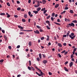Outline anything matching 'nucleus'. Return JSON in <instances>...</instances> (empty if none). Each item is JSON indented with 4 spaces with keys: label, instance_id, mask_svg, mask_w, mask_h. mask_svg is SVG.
<instances>
[{
    "label": "nucleus",
    "instance_id": "nucleus-55",
    "mask_svg": "<svg viewBox=\"0 0 77 77\" xmlns=\"http://www.w3.org/2000/svg\"><path fill=\"white\" fill-rule=\"evenodd\" d=\"M40 31L41 32H43V30H42V29H40Z\"/></svg>",
    "mask_w": 77,
    "mask_h": 77
},
{
    "label": "nucleus",
    "instance_id": "nucleus-18",
    "mask_svg": "<svg viewBox=\"0 0 77 77\" xmlns=\"http://www.w3.org/2000/svg\"><path fill=\"white\" fill-rule=\"evenodd\" d=\"M36 74H37V75H38V76H41V74H39V73H38V72H35Z\"/></svg>",
    "mask_w": 77,
    "mask_h": 77
},
{
    "label": "nucleus",
    "instance_id": "nucleus-53",
    "mask_svg": "<svg viewBox=\"0 0 77 77\" xmlns=\"http://www.w3.org/2000/svg\"><path fill=\"white\" fill-rule=\"evenodd\" d=\"M50 18V15H49L48 17H47V19H49V18Z\"/></svg>",
    "mask_w": 77,
    "mask_h": 77
},
{
    "label": "nucleus",
    "instance_id": "nucleus-17",
    "mask_svg": "<svg viewBox=\"0 0 77 77\" xmlns=\"http://www.w3.org/2000/svg\"><path fill=\"white\" fill-rule=\"evenodd\" d=\"M39 56L40 59H42V55H41V54H39Z\"/></svg>",
    "mask_w": 77,
    "mask_h": 77
},
{
    "label": "nucleus",
    "instance_id": "nucleus-16",
    "mask_svg": "<svg viewBox=\"0 0 77 77\" xmlns=\"http://www.w3.org/2000/svg\"><path fill=\"white\" fill-rule=\"evenodd\" d=\"M72 22L73 23H77V20H72Z\"/></svg>",
    "mask_w": 77,
    "mask_h": 77
},
{
    "label": "nucleus",
    "instance_id": "nucleus-32",
    "mask_svg": "<svg viewBox=\"0 0 77 77\" xmlns=\"http://www.w3.org/2000/svg\"><path fill=\"white\" fill-rule=\"evenodd\" d=\"M45 8H42L41 10V11H45Z\"/></svg>",
    "mask_w": 77,
    "mask_h": 77
},
{
    "label": "nucleus",
    "instance_id": "nucleus-31",
    "mask_svg": "<svg viewBox=\"0 0 77 77\" xmlns=\"http://www.w3.org/2000/svg\"><path fill=\"white\" fill-rule=\"evenodd\" d=\"M36 27H37V28H38V29H41V27L39 26H37Z\"/></svg>",
    "mask_w": 77,
    "mask_h": 77
},
{
    "label": "nucleus",
    "instance_id": "nucleus-59",
    "mask_svg": "<svg viewBox=\"0 0 77 77\" xmlns=\"http://www.w3.org/2000/svg\"><path fill=\"white\" fill-rule=\"evenodd\" d=\"M68 63V61L66 62L65 63V65H66V64H67Z\"/></svg>",
    "mask_w": 77,
    "mask_h": 77
},
{
    "label": "nucleus",
    "instance_id": "nucleus-25",
    "mask_svg": "<svg viewBox=\"0 0 77 77\" xmlns=\"http://www.w3.org/2000/svg\"><path fill=\"white\" fill-rule=\"evenodd\" d=\"M29 66H31V61L29 60Z\"/></svg>",
    "mask_w": 77,
    "mask_h": 77
},
{
    "label": "nucleus",
    "instance_id": "nucleus-43",
    "mask_svg": "<svg viewBox=\"0 0 77 77\" xmlns=\"http://www.w3.org/2000/svg\"><path fill=\"white\" fill-rule=\"evenodd\" d=\"M36 59L37 61H39V60H40V59H39V58H36Z\"/></svg>",
    "mask_w": 77,
    "mask_h": 77
},
{
    "label": "nucleus",
    "instance_id": "nucleus-20",
    "mask_svg": "<svg viewBox=\"0 0 77 77\" xmlns=\"http://www.w3.org/2000/svg\"><path fill=\"white\" fill-rule=\"evenodd\" d=\"M70 12L71 14H73V13H74L73 10H71L70 11Z\"/></svg>",
    "mask_w": 77,
    "mask_h": 77
},
{
    "label": "nucleus",
    "instance_id": "nucleus-33",
    "mask_svg": "<svg viewBox=\"0 0 77 77\" xmlns=\"http://www.w3.org/2000/svg\"><path fill=\"white\" fill-rule=\"evenodd\" d=\"M54 24H57V25H60V24L59 23H57L56 22H54Z\"/></svg>",
    "mask_w": 77,
    "mask_h": 77
},
{
    "label": "nucleus",
    "instance_id": "nucleus-26",
    "mask_svg": "<svg viewBox=\"0 0 77 77\" xmlns=\"http://www.w3.org/2000/svg\"><path fill=\"white\" fill-rule=\"evenodd\" d=\"M7 5L8 6H11V5H10V4H9V3L8 2L7 4Z\"/></svg>",
    "mask_w": 77,
    "mask_h": 77
},
{
    "label": "nucleus",
    "instance_id": "nucleus-60",
    "mask_svg": "<svg viewBox=\"0 0 77 77\" xmlns=\"http://www.w3.org/2000/svg\"><path fill=\"white\" fill-rule=\"evenodd\" d=\"M37 69H38V71H40V72H41V71H42V70H40V69H39V68H37Z\"/></svg>",
    "mask_w": 77,
    "mask_h": 77
},
{
    "label": "nucleus",
    "instance_id": "nucleus-52",
    "mask_svg": "<svg viewBox=\"0 0 77 77\" xmlns=\"http://www.w3.org/2000/svg\"><path fill=\"white\" fill-rule=\"evenodd\" d=\"M48 24L49 26H51V24H50V22H49L48 23Z\"/></svg>",
    "mask_w": 77,
    "mask_h": 77
},
{
    "label": "nucleus",
    "instance_id": "nucleus-45",
    "mask_svg": "<svg viewBox=\"0 0 77 77\" xmlns=\"http://www.w3.org/2000/svg\"><path fill=\"white\" fill-rule=\"evenodd\" d=\"M2 33H5V30L2 29Z\"/></svg>",
    "mask_w": 77,
    "mask_h": 77
},
{
    "label": "nucleus",
    "instance_id": "nucleus-15",
    "mask_svg": "<svg viewBox=\"0 0 77 77\" xmlns=\"http://www.w3.org/2000/svg\"><path fill=\"white\" fill-rule=\"evenodd\" d=\"M29 45L30 46V47L32 45V42H29Z\"/></svg>",
    "mask_w": 77,
    "mask_h": 77
},
{
    "label": "nucleus",
    "instance_id": "nucleus-4",
    "mask_svg": "<svg viewBox=\"0 0 77 77\" xmlns=\"http://www.w3.org/2000/svg\"><path fill=\"white\" fill-rule=\"evenodd\" d=\"M43 62L44 64H46V63H47L48 62V61L45 60L43 61Z\"/></svg>",
    "mask_w": 77,
    "mask_h": 77
},
{
    "label": "nucleus",
    "instance_id": "nucleus-34",
    "mask_svg": "<svg viewBox=\"0 0 77 77\" xmlns=\"http://www.w3.org/2000/svg\"><path fill=\"white\" fill-rule=\"evenodd\" d=\"M65 21L67 22L68 21V19H67V18H65Z\"/></svg>",
    "mask_w": 77,
    "mask_h": 77
},
{
    "label": "nucleus",
    "instance_id": "nucleus-30",
    "mask_svg": "<svg viewBox=\"0 0 77 77\" xmlns=\"http://www.w3.org/2000/svg\"><path fill=\"white\" fill-rule=\"evenodd\" d=\"M22 21L23 22H26V20L24 19H22Z\"/></svg>",
    "mask_w": 77,
    "mask_h": 77
},
{
    "label": "nucleus",
    "instance_id": "nucleus-44",
    "mask_svg": "<svg viewBox=\"0 0 77 77\" xmlns=\"http://www.w3.org/2000/svg\"><path fill=\"white\" fill-rule=\"evenodd\" d=\"M47 10H45L44 11L43 14H45V13H46V12H47Z\"/></svg>",
    "mask_w": 77,
    "mask_h": 77
},
{
    "label": "nucleus",
    "instance_id": "nucleus-1",
    "mask_svg": "<svg viewBox=\"0 0 77 77\" xmlns=\"http://www.w3.org/2000/svg\"><path fill=\"white\" fill-rule=\"evenodd\" d=\"M74 33H71V35H69V36L71 39H74L75 37V35L74 36Z\"/></svg>",
    "mask_w": 77,
    "mask_h": 77
},
{
    "label": "nucleus",
    "instance_id": "nucleus-35",
    "mask_svg": "<svg viewBox=\"0 0 77 77\" xmlns=\"http://www.w3.org/2000/svg\"><path fill=\"white\" fill-rule=\"evenodd\" d=\"M4 62V60H0V62L2 63Z\"/></svg>",
    "mask_w": 77,
    "mask_h": 77
},
{
    "label": "nucleus",
    "instance_id": "nucleus-29",
    "mask_svg": "<svg viewBox=\"0 0 77 77\" xmlns=\"http://www.w3.org/2000/svg\"><path fill=\"white\" fill-rule=\"evenodd\" d=\"M23 31H24V32H30V31H32V30H23Z\"/></svg>",
    "mask_w": 77,
    "mask_h": 77
},
{
    "label": "nucleus",
    "instance_id": "nucleus-49",
    "mask_svg": "<svg viewBox=\"0 0 77 77\" xmlns=\"http://www.w3.org/2000/svg\"><path fill=\"white\" fill-rule=\"evenodd\" d=\"M20 47V45H19L17 46V48H19Z\"/></svg>",
    "mask_w": 77,
    "mask_h": 77
},
{
    "label": "nucleus",
    "instance_id": "nucleus-13",
    "mask_svg": "<svg viewBox=\"0 0 77 77\" xmlns=\"http://www.w3.org/2000/svg\"><path fill=\"white\" fill-rule=\"evenodd\" d=\"M24 17L25 18H27V14H25L24 15Z\"/></svg>",
    "mask_w": 77,
    "mask_h": 77
},
{
    "label": "nucleus",
    "instance_id": "nucleus-21",
    "mask_svg": "<svg viewBox=\"0 0 77 77\" xmlns=\"http://www.w3.org/2000/svg\"><path fill=\"white\" fill-rule=\"evenodd\" d=\"M55 15V13H53L52 14V16L53 17H54Z\"/></svg>",
    "mask_w": 77,
    "mask_h": 77
},
{
    "label": "nucleus",
    "instance_id": "nucleus-7",
    "mask_svg": "<svg viewBox=\"0 0 77 77\" xmlns=\"http://www.w3.org/2000/svg\"><path fill=\"white\" fill-rule=\"evenodd\" d=\"M72 65H73V63L72 62H71L69 63V66L70 67H71Z\"/></svg>",
    "mask_w": 77,
    "mask_h": 77
},
{
    "label": "nucleus",
    "instance_id": "nucleus-61",
    "mask_svg": "<svg viewBox=\"0 0 77 77\" xmlns=\"http://www.w3.org/2000/svg\"><path fill=\"white\" fill-rule=\"evenodd\" d=\"M67 53H68V51H66V52H65V53L64 54H65V55H66V54H67Z\"/></svg>",
    "mask_w": 77,
    "mask_h": 77
},
{
    "label": "nucleus",
    "instance_id": "nucleus-36",
    "mask_svg": "<svg viewBox=\"0 0 77 77\" xmlns=\"http://www.w3.org/2000/svg\"><path fill=\"white\" fill-rule=\"evenodd\" d=\"M58 55L59 57H62V56H61V55L60 54H58Z\"/></svg>",
    "mask_w": 77,
    "mask_h": 77
},
{
    "label": "nucleus",
    "instance_id": "nucleus-48",
    "mask_svg": "<svg viewBox=\"0 0 77 77\" xmlns=\"http://www.w3.org/2000/svg\"><path fill=\"white\" fill-rule=\"evenodd\" d=\"M14 16L15 18H18V16L17 15H14Z\"/></svg>",
    "mask_w": 77,
    "mask_h": 77
},
{
    "label": "nucleus",
    "instance_id": "nucleus-47",
    "mask_svg": "<svg viewBox=\"0 0 77 77\" xmlns=\"http://www.w3.org/2000/svg\"><path fill=\"white\" fill-rule=\"evenodd\" d=\"M51 21H54V19H53V17H51Z\"/></svg>",
    "mask_w": 77,
    "mask_h": 77
},
{
    "label": "nucleus",
    "instance_id": "nucleus-41",
    "mask_svg": "<svg viewBox=\"0 0 77 77\" xmlns=\"http://www.w3.org/2000/svg\"><path fill=\"white\" fill-rule=\"evenodd\" d=\"M76 50H77V48H75L74 49L73 51H74V52L76 51Z\"/></svg>",
    "mask_w": 77,
    "mask_h": 77
},
{
    "label": "nucleus",
    "instance_id": "nucleus-6",
    "mask_svg": "<svg viewBox=\"0 0 77 77\" xmlns=\"http://www.w3.org/2000/svg\"><path fill=\"white\" fill-rule=\"evenodd\" d=\"M34 32L35 33H38V34H39V32L38 31V30H36V31H34Z\"/></svg>",
    "mask_w": 77,
    "mask_h": 77
},
{
    "label": "nucleus",
    "instance_id": "nucleus-23",
    "mask_svg": "<svg viewBox=\"0 0 77 77\" xmlns=\"http://www.w3.org/2000/svg\"><path fill=\"white\" fill-rule=\"evenodd\" d=\"M28 69H29V70H31V67H30V66H28Z\"/></svg>",
    "mask_w": 77,
    "mask_h": 77
},
{
    "label": "nucleus",
    "instance_id": "nucleus-50",
    "mask_svg": "<svg viewBox=\"0 0 77 77\" xmlns=\"http://www.w3.org/2000/svg\"><path fill=\"white\" fill-rule=\"evenodd\" d=\"M63 45L64 46H66V43H64L63 44Z\"/></svg>",
    "mask_w": 77,
    "mask_h": 77
},
{
    "label": "nucleus",
    "instance_id": "nucleus-46",
    "mask_svg": "<svg viewBox=\"0 0 77 77\" xmlns=\"http://www.w3.org/2000/svg\"><path fill=\"white\" fill-rule=\"evenodd\" d=\"M28 14L30 16V15H31V12L30 11H29V12H28Z\"/></svg>",
    "mask_w": 77,
    "mask_h": 77
},
{
    "label": "nucleus",
    "instance_id": "nucleus-39",
    "mask_svg": "<svg viewBox=\"0 0 77 77\" xmlns=\"http://www.w3.org/2000/svg\"><path fill=\"white\" fill-rule=\"evenodd\" d=\"M69 9L68 7H66L65 8V10H67V9Z\"/></svg>",
    "mask_w": 77,
    "mask_h": 77
},
{
    "label": "nucleus",
    "instance_id": "nucleus-9",
    "mask_svg": "<svg viewBox=\"0 0 77 77\" xmlns=\"http://www.w3.org/2000/svg\"><path fill=\"white\" fill-rule=\"evenodd\" d=\"M41 9V7H39L37 9V11L38 12V11H40V10Z\"/></svg>",
    "mask_w": 77,
    "mask_h": 77
},
{
    "label": "nucleus",
    "instance_id": "nucleus-11",
    "mask_svg": "<svg viewBox=\"0 0 77 77\" xmlns=\"http://www.w3.org/2000/svg\"><path fill=\"white\" fill-rule=\"evenodd\" d=\"M33 12L34 13H35V14H38V11H33Z\"/></svg>",
    "mask_w": 77,
    "mask_h": 77
},
{
    "label": "nucleus",
    "instance_id": "nucleus-40",
    "mask_svg": "<svg viewBox=\"0 0 77 77\" xmlns=\"http://www.w3.org/2000/svg\"><path fill=\"white\" fill-rule=\"evenodd\" d=\"M8 48H9V49H10V50H11V49H12V47L11 46H8Z\"/></svg>",
    "mask_w": 77,
    "mask_h": 77
},
{
    "label": "nucleus",
    "instance_id": "nucleus-28",
    "mask_svg": "<svg viewBox=\"0 0 77 77\" xmlns=\"http://www.w3.org/2000/svg\"><path fill=\"white\" fill-rule=\"evenodd\" d=\"M31 69L33 70V71H35V68H33L32 66H31Z\"/></svg>",
    "mask_w": 77,
    "mask_h": 77
},
{
    "label": "nucleus",
    "instance_id": "nucleus-37",
    "mask_svg": "<svg viewBox=\"0 0 77 77\" xmlns=\"http://www.w3.org/2000/svg\"><path fill=\"white\" fill-rule=\"evenodd\" d=\"M65 51H66L64 50V51H62L61 52V53H62V54H63V53H64L65 52Z\"/></svg>",
    "mask_w": 77,
    "mask_h": 77
},
{
    "label": "nucleus",
    "instance_id": "nucleus-51",
    "mask_svg": "<svg viewBox=\"0 0 77 77\" xmlns=\"http://www.w3.org/2000/svg\"><path fill=\"white\" fill-rule=\"evenodd\" d=\"M49 75H52V73H51V72H49Z\"/></svg>",
    "mask_w": 77,
    "mask_h": 77
},
{
    "label": "nucleus",
    "instance_id": "nucleus-22",
    "mask_svg": "<svg viewBox=\"0 0 77 77\" xmlns=\"http://www.w3.org/2000/svg\"><path fill=\"white\" fill-rule=\"evenodd\" d=\"M42 55L43 57H44V58H46V56H45V55L44 54H42Z\"/></svg>",
    "mask_w": 77,
    "mask_h": 77
},
{
    "label": "nucleus",
    "instance_id": "nucleus-5",
    "mask_svg": "<svg viewBox=\"0 0 77 77\" xmlns=\"http://www.w3.org/2000/svg\"><path fill=\"white\" fill-rule=\"evenodd\" d=\"M59 6V4H56L55 6V8H57Z\"/></svg>",
    "mask_w": 77,
    "mask_h": 77
},
{
    "label": "nucleus",
    "instance_id": "nucleus-62",
    "mask_svg": "<svg viewBox=\"0 0 77 77\" xmlns=\"http://www.w3.org/2000/svg\"><path fill=\"white\" fill-rule=\"evenodd\" d=\"M9 17H11V15H9V14L7 15V17L9 18Z\"/></svg>",
    "mask_w": 77,
    "mask_h": 77
},
{
    "label": "nucleus",
    "instance_id": "nucleus-10",
    "mask_svg": "<svg viewBox=\"0 0 77 77\" xmlns=\"http://www.w3.org/2000/svg\"><path fill=\"white\" fill-rule=\"evenodd\" d=\"M58 46L60 47H62V44L60 43H58Z\"/></svg>",
    "mask_w": 77,
    "mask_h": 77
},
{
    "label": "nucleus",
    "instance_id": "nucleus-63",
    "mask_svg": "<svg viewBox=\"0 0 77 77\" xmlns=\"http://www.w3.org/2000/svg\"><path fill=\"white\" fill-rule=\"evenodd\" d=\"M4 37L5 39H7V37L6 36V35H5L4 36Z\"/></svg>",
    "mask_w": 77,
    "mask_h": 77
},
{
    "label": "nucleus",
    "instance_id": "nucleus-27",
    "mask_svg": "<svg viewBox=\"0 0 77 77\" xmlns=\"http://www.w3.org/2000/svg\"><path fill=\"white\" fill-rule=\"evenodd\" d=\"M5 15V13H1L0 14L1 15Z\"/></svg>",
    "mask_w": 77,
    "mask_h": 77
},
{
    "label": "nucleus",
    "instance_id": "nucleus-58",
    "mask_svg": "<svg viewBox=\"0 0 77 77\" xmlns=\"http://www.w3.org/2000/svg\"><path fill=\"white\" fill-rule=\"evenodd\" d=\"M50 21H48V20H47L46 21V23H49Z\"/></svg>",
    "mask_w": 77,
    "mask_h": 77
},
{
    "label": "nucleus",
    "instance_id": "nucleus-12",
    "mask_svg": "<svg viewBox=\"0 0 77 77\" xmlns=\"http://www.w3.org/2000/svg\"><path fill=\"white\" fill-rule=\"evenodd\" d=\"M18 27L19 28H20V29H23V27L21 26H18Z\"/></svg>",
    "mask_w": 77,
    "mask_h": 77
},
{
    "label": "nucleus",
    "instance_id": "nucleus-14",
    "mask_svg": "<svg viewBox=\"0 0 77 77\" xmlns=\"http://www.w3.org/2000/svg\"><path fill=\"white\" fill-rule=\"evenodd\" d=\"M65 70L66 71H67V72H68V69L66 68L65 67H64Z\"/></svg>",
    "mask_w": 77,
    "mask_h": 77
},
{
    "label": "nucleus",
    "instance_id": "nucleus-3",
    "mask_svg": "<svg viewBox=\"0 0 77 77\" xmlns=\"http://www.w3.org/2000/svg\"><path fill=\"white\" fill-rule=\"evenodd\" d=\"M69 26H72V27H74L75 26V25L72 23H69Z\"/></svg>",
    "mask_w": 77,
    "mask_h": 77
},
{
    "label": "nucleus",
    "instance_id": "nucleus-38",
    "mask_svg": "<svg viewBox=\"0 0 77 77\" xmlns=\"http://www.w3.org/2000/svg\"><path fill=\"white\" fill-rule=\"evenodd\" d=\"M46 27H47V29H50V28L49 27V26H46Z\"/></svg>",
    "mask_w": 77,
    "mask_h": 77
},
{
    "label": "nucleus",
    "instance_id": "nucleus-8",
    "mask_svg": "<svg viewBox=\"0 0 77 77\" xmlns=\"http://www.w3.org/2000/svg\"><path fill=\"white\" fill-rule=\"evenodd\" d=\"M42 3L43 4H45V3H46V0H42Z\"/></svg>",
    "mask_w": 77,
    "mask_h": 77
},
{
    "label": "nucleus",
    "instance_id": "nucleus-24",
    "mask_svg": "<svg viewBox=\"0 0 77 77\" xmlns=\"http://www.w3.org/2000/svg\"><path fill=\"white\" fill-rule=\"evenodd\" d=\"M17 11H20V10H21V8L20 7L18 8L17 9Z\"/></svg>",
    "mask_w": 77,
    "mask_h": 77
},
{
    "label": "nucleus",
    "instance_id": "nucleus-54",
    "mask_svg": "<svg viewBox=\"0 0 77 77\" xmlns=\"http://www.w3.org/2000/svg\"><path fill=\"white\" fill-rule=\"evenodd\" d=\"M40 72L41 75H43V73L42 72V71Z\"/></svg>",
    "mask_w": 77,
    "mask_h": 77
},
{
    "label": "nucleus",
    "instance_id": "nucleus-19",
    "mask_svg": "<svg viewBox=\"0 0 77 77\" xmlns=\"http://www.w3.org/2000/svg\"><path fill=\"white\" fill-rule=\"evenodd\" d=\"M68 32H67L66 34L67 37H68V36H69V33H70V32L68 31Z\"/></svg>",
    "mask_w": 77,
    "mask_h": 77
},
{
    "label": "nucleus",
    "instance_id": "nucleus-2",
    "mask_svg": "<svg viewBox=\"0 0 77 77\" xmlns=\"http://www.w3.org/2000/svg\"><path fill=\"white\" fill-rule=\"evenodd\" d=\"M39 6H40V2L39 1H38L37 5H35V8H38V7H39Z\"/></svg>",
    "mask_w": 77,
    "mask_h": 77
},
{
    "label": "nucleus",
    "instance_id": "nucleus-64",
    "mask_svg": "<svg viewBox=\"0 0 77 77\" xmlns=\"http://www.w3.org/2000/svg\"><path fill=\"white\" fill-rule=\"evenodd\" d=\"M57 22H60V19H58L57 20Z\"/></svg>",
    "mask_w": 77,
    "mask_h": 77
},
{
    "label": "nucleus",
    "instance_id": "nucleus-42",
    "mask_svg": "<svg viewBox=\"0 0 77 77\" xmlns=\"http://www.w3.org/2000/svg\"><path fill=\"white\" fill-rule=\"evenodd\" d=\"M24 33L23 32H20V35H23Z\"/></svg>",
    "mask_w": 77,
    "mask_h": 77
},
{
    "label": "nucleus",
    "instance_id": "nucleus-57",
    "mask_svg": "<svg viewBox=\"0 0 77 77\" xmlns=\"http://www.w3.org/2000/svg\"><path fill=\"white\" fill-rule=\"evenodd\" d=\"M74 57V55H73L72 54L71 55V58H73V57Z\"/></svg>",
    "mask_w": 77,
    "mask_h": 77
},
{
    "label": "nucleus",
    "instance_id": "nucleus-56",
    "mask_svg": "<svg viewBox=\"0 0 77 77\" xmlns=\"http://www.w3.org/2000/svg\"><path fill=\"white\" fill-rule=\"evenodd\" d=\"M17 4H20V2L18 1H17Z\"/></svg>",
    "mask_w": 77,
    "mask_h": 77
}]
</instances>
